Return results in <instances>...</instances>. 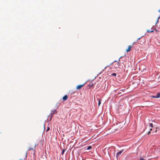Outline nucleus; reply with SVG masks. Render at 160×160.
Returning a JSON list of instances; mask_svg holds the SVG:
<instances>
[{
    "instance_id": "12",
    "label": "nucleus",
    "mask_w": 160,
    "mask_h": 160,
    "mask_svg": "<svg viewBox=\"0 0 160 160\" xmlns=\"http://www.w3.org/2000/svg\"><path fill=\"white\" fill-rule=\"evenodd\" d=\"M33 148H29L28 149V151H30L31 150H33Z\"/></svg>"
},
{
    "instance_id": "13",
    "label": "nucleus",
    "mask_w": 160,
    "mask_h": 160,
    "mask_svg": "<svg viewBox=\"0 0 160 160\" xmlns=\"http://www.w3.org/2000/svg\"><path fill=\"white\" fill-rule=\"evenodd\" d=\"M149 126L151 128H152L153 127V124L152 123H151L149 125Z\"/></svg>"
},
{
    "instance_id": "22",
    "label": "nucleus",
    "mask_w": 160,
    "mask_h": 160,
    "mask_svg": "<svg viewBox=\"0 0 160 160\" xmlns=\"http://www.w3.org/2000/svg\"><path fill=\"white\" fill-rule=\"evenodd\" d=\"M140 160H144V159L143 158H140Z\"/></svg>"
},
{
    "instance_id": "17",
    "label": "nucleus",
    "mask_w": 160,
    "mask_h": 160,
    "mask_svg": "<svg viewBox=\"0 0 160 160\" xmlns=\"http://www.w3.org/2000/svg\"><path fill=\"white\" fill-rule=\"evenodd\" d=\"M50 130V128L49 127H48L47 130H46V132H47L48 131V130Z\"/></svg>"
},
{
    "instance_id": "5",
    "label": "nucleus",
    "mask_w": 160,
    "mask_h": 160,
    "mask_svg": "<svg viewBox=\"0 0 160 160\" xmlns=\"http://www.w3.org/2000/svg\"><path fill=\"white\" fill-rule=\"evenodd\" d=\"M132 46H129L128 47V48L126 50V52H127L130 51L131 50V49Z\"/></svg>"
},
{
    "instance_id": "9",
    "label": "nucleus",
    "mask_w": 160,
    "mask_h": 160,
    "mask_svg": "<svg viewBox=\"0 0 160 160\" xmlns=\"http://www.w3.org/2000/svg\"><path fill=\"white\" fill-rule=\"evenodd\" d=\"M147 32L148 33H149V32H153V30L150 31V30H147Z\"/></svg>"
},
{
    "instance_id": "8",
    "label": "nucleus",
    "mask_w": 160,
    "mask_h": 160,
    "mask_svg": "<svg viewBox=\"0 0 160 160\" xmlns=\"http://www.w3.org/2000/svg\"><path fill=\"white\" fill-rule=\"evenodd\" d=\"M68 96L67 95H65L62 98L63 101H66L68 99Z\"/></svg>"
},
{
    "instance_id": "26",
    "label": "nucleus",
    "mask_w": 160,
    "mask_h": 160,
    "mask_svg": "<svg viewBox=\"0 0 160 160\" xmlns=\"http://www.w3.org/2000/svg\"><path fill=\"white\" fill-rule=\"evenodd\" d=\"M27 153H26V157H27Z\"/></svg>"
},
{
    "instance_id": "10",
    "label": "nucleus",
    "mask_w": 160,
    "mask_h": 160,
    "mask_svg": "<svg viewBox=\"0 0 160 160\" xmlns=\"http://www.w3.org/2000/svg\"><path fill=\"white\" fill-rule=\"evenodd\" d=\"M92 148V147L91 146H88V148H87V150H90V149H91Z\"/></svg>"
},
{
    "instance_id": "1",
    "label": "nucleus",
    "mask_w": 160,
    "mask_h": 160,
    "mask_svg": "<svg viewBox=\"0 0 160 160\" xmlns=\"http://www.w3.org/2000/svg\"><path fill=\"white\" fill-rule=\"evenodd\" d=\"M84 84H85V83H84L83 84H80V85H78L76 87L77 89L78 90L80 89L81 88H82L84 86Z\"/></svg>"
},
{
    "instance_id": "20",
    "label": "nucleus",
    "mask_w": 160,
    "mask_h": 160,
    "mask_svg": "<svg viewBox=\"0 0 160 160\" xmlns=\"http://www.w3.org/2000/svg\"><path fill=\"white\" fill-rule=\"evenodd\" d=\"M136 42H133L132 43V46H133V45H134V43H135Z\"/></svg>"
},
{
    "instance_id": "6",
    "label": "nucleus",
    "mask_w": 160,
    "mask_h": 160,
    "mask_svg": "<svg viewBox=\"0 0 160 160\" xmlns=\"http://www.w3.org/2000/svg\"><path fill=\"white\" fill-rule=\"evenodd\" d=\"M57 113V111H56V110H53V111H52V112H51V114H52V115H51V118L52 117V115L54 114H56Z\"/></svg>"
},
{
    "instance_id": "27",
    "label": "nucleus",
    "mask_w": 160,
    "mask_h": 160,
    "mask_svg": "<svg viewBox=\"0 0 160 160\" xmlns=\"http://www.w3.org/2000/svg\"><path fill=\"white\" fill-rule=\"evenodd\" d=\"M152 130V128H151V129H150V131H151V130Z\"/></svg>"
},
{
    "instance_id": "24",
    "label": "nucleus",
    "mask_w": 160,
    "mask_h": 160,
    "mask_svg": "<svg viewBox=\"0 0 160 160\" xmlns=\"http://www.w3.org/2000/svg\"><path fill=\"white\" fill-rule=\"evenodd\" d=\"M121 92H119L118 93V94H121Z\"/></svg>"
},
{
    "instance_id": "2",
    "label": "nucleus",
    "mask_w": 160,
    "mask_h": 160,
    "mask_svg": "<svg viewBox=\"0 0 160 160\" xmlns=\"http://www.w3.org/2000/svg\"><path fill=\"white\" fill-rule=\"evenodd\" d=\"M154 98H158L160 97V92L157 93L156 95H154L152 97Z\"/></svg>"
},
{
    "instance_id": "21",
    "label": "nucleus",
    "mask_w": 160,
    "mask_h": 160,
    "mask_svg": "<svg viewBox=\"0 0 160 160\" xmlns=\"http://www.w3.org/2000/svg\"><path fill=\"white\" fill-rule=\"evenodd\" d=\"M150 132H151L150 131H149L148 132V135H149V134L150 133Z\"/></svg>"
},
{
    "instance_id": "25",
    "label": "nucleus",
    "mask_w": 160,
    "mask_h": 160,
    "mask_svg": "<svg viewBox=\"0 0 160 160\" xmlns=\"http://www.w3.org/2000/svg\"><path fill=\"white\" fill-rule=\"evenodd\" d=\"M36 146V145H35V146L34 147V148H35Z\"/></svg>"
},
{
    "instance_id": "23",
    "label": "nucleus",
    "mask_w": 160,
    "mask_h": 160,
    "mask_svg": "<svg viewBox=\"0 0 160 160\" xmlns=\"http://www.w3.org/2000/svg\"><path fill=\"white\" fill-rule=\"evenodd\" d=\"M121 91L123 92L125 91L124 89H122Z\"/></svg>"
},
{
    "instance_id": "16",
    "label": "nucleus",
    "mask_w": 160,
    "mask_h": 160,
    "mask_svg": "<svg viewBox=\"0 0 160 160\" xmlns=\"http://www.w3.org/2000/svg\"><path fill=\"white\" fill-rule=\"evenodd\" d=\"M141 38V37L140 38H138L137 39V41H136V42H138V41H139V40Z\"/></svg>"
},
{
    "instance_id": "29",
    "label": "nucleus",
    "mask_w": 160,
    "mask_h": 160,
    "mask_svg": "<svg viewBox=\"0 0 160 160\" xmlns=\"http://www.w3.org/2000/svg\"><path fill=\"white\" fill-rule=\"evenodd\" d=\"M118 61H120V59H119Z\"/></svg>"
},
{
    "instance_id": "14",
    "label": "nucleus",
    "mask_w": 160,
    "mask_h": 160,
    "mask_svg": "<svg viewBox=\"0 0 160 160\" xmlns=\"http://www.w3.org/2000/svg\"><path fill=\"white\" fill-rule=\"evenodd\" d=\"M65 151V149H63L62 150V154H63Z\"/></svg>"
},
{
    "instance_id": "3",
    "label": "nucleus",
    "mask_w": 160,
    "mask_h": 160,
    "mask_svg": "<svg viewBox=\"0 0 160 160\" xmlns=\"http://www.w3.org/2000/svg\"><path fill=\"white\" fill-rule=\"evenodd\" d=\"M94 84L95 83H94L92 82H90L89 84H88V86L89 87V88H90L93 87Z\"/></svg>"
},
{
    "instance_id": "4",
    "label": "nucleus",
    "mask_w": 160,
    "mask_h": 160,
    "mask_svg": "<svg viewBox=\"0 0 160 160\" xmlns=\"http://www.w3.org/2000/svg\"><path fill=\"white\" fill-rule=\"evenodd\" d=\"M123 150H122L120 151L119 152L117 153L116 154V157L117 158H118V157L122 153V152L123 151Z\"/></svg>"
},
{
    "instance_id": "18",
    "label": "nucleus",
    "mask_w": 160,
    "mask_h": 160,
    "mask_svg": "<svg viewBox=\"0 0 160 160\" xmlns=\"http://www.w3.org/2000/svg\"><path fill=\"white\" fill-rule=\"evenodd\" d=\"M160 18L159 17L158 18V19L157 20V23L158 22V19H159V18Z\"/></svg>"
},
{
    "instance_id": "15",
    "label": "nucleus",
    "mask_w": 160,
    "mask_h": 160,
    "mask_svg": "<svg viewBox=\"0 0 160 160\" xmlns=\"http://www.w3.org/2000/svg\"><path fill=\"white\" fill-rule=\"evenodd\" d=\"M112 76H116V73H112Z\"/></svg>"
},
{
    "instance_id": "28",
    "label": "nucleus",
    "mask_w": 160,
    "mask_h": 160,
    "mask_svg": "<svg viewBox=\"0 0 160 160\" xmlns=\"http://www.w3.org/2000/svg\"><path fill=\"white\" fill-rule=\"evenodd\" d=\"M158 11L160 12V9L158 10Z\"/></svg>"
},
{
    "instance_id": "7",
    "label": "nucleus",
    "mask_w": 160,
    "mask_h": 160,
    "mask_svg": "<svg viewBox=\"0 0 160 160\" xmlns=\"http://www.w3.org/2000/svg\"><path fill=\"white\" fill-rule=\"evenodd\" d=\"M115 68H119V63L118 62H117V63H116L115 64Z\"/></svg>"
},
{
    "instance_id": "19",
    "label": "nucleus",
    "mask_w": 160,
    "mask_h": 160,
    "mask_svg": "<svg viewBox=\"0 0 160 160\" xmlns=\"http://www.w3.org/2000/svg\"><path fill=\"white\" fill-rule=\"evenodd\" d=\"M19 160H25V158H24L23 159H20Z\"/></svg>"
},
{
    "instance_id": "11",
    "label": "nucleus",
    "mask_w": 160,
    "mask_h": 160,
    "mask_svg": "<svg viewBox=\"0 0 160 160\" xmlns=\"http://www.w3.org/2000/svg\"><path fill=\"white\" fill-rule=\"evenodd\" d=\"M101 99H99L98 100V106H99L100 105L101 103Z\"/></svg>"
}]
</instances>
